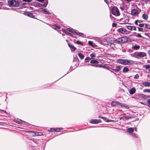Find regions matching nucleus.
Returning a JSON list of instances; mask_svg holds the SVG:
<instances>
[{
    "label": "nucleus",
    "mask_w": 150,
    "mask_h": 150,
    "mask_svg": "<svg viewBox=\"0 0 150 150\" xmlns=\"http://www.w3.org/2000/svg\"><path fill=\"white\" fill-rule=\"evenodd\" d=\"M91 64H97L98 63V62L97 60H92L91 61Z\"/></svg>",
    "instance_id": "nucleus-27"
},
{
    "label": "nucleus",
    "mask_w": 150,
    "mask_h": 150,
    "mask_svg": "<svg viewBox=\"0 0 150 150\" xmlns=\"http://www.w3.org/2000/svg\"><path fill=\"white\" fill-rule=\"evenodd\" d=\"M132 135L134 137H135L136 138H137L138 137V136H137V135L134 133H133Z\"/></svg>",
    "instance_id": "nucleus-41"
},
{
    "label": "nucleus",
    "mask_w": 150,
    "mask_h": 150,
    "mask_svg": "<svg viewBox=\"0 0 150 150\" xmlns=\"http://www.w3.org/2000/svg\"><path fill=\"white\" fill-rule=\"evenodd\" d=\"M135 57L138 58L139 57H142L146 55V54L144 52H139L134 53Z\"/></svg>",
    "instance_id": "nucleus-7"
},
{
    "label": "nucleus",
    "mask_w": 150,
    "mask_h": 150,
    "mask_svg": "<svg viewBox=\"0 0 150 150\" xmlns=\"http://www.w3.org/2000/svg\"><path fill=\"white\" fill-rule=\"evenodd\" d=\"M148 77H149V78H150V76H149V75H148Z\"/></svg>",
    "instance_id": "nucleus-54"
},
{
    "label": "nucleus",
    "mask_w": 150,
    "mask_h": 150,
    "mask_svg": "<svg viewBox=\"0 0 150 150\" xmlns=\"http://www.w3.org/2000/svg\"><path fill=\"white\" fill-rule=\"evenodd\" d=\"M139 78V75L138 74H136L134 77V78L135 79H138Z\"/></svg>",
    "instance_id": "nucleus-38"
},
{
    "label": "nucleus",
    "mask_w": 150,
    "mask_h": 150,
    "mask_svg": "<svg viewBox=\"0 0 150 150\" xmlns=\"http://www.w3.org/2000/svg\"><path fill=\"white\" fill-rule=\"evenodd\" d=\"M98 117L99 118H101L102 119H103V120L104 121L106 122H109L113 121V120H110L108 119V118L106 117H102V116H99Z\"/></svg>",
    "instance_id": "nucleus-10"
},
{
    "label": "nucleus",
    "mask_w": 150,
    "mask_h": 150,
    "mask_svg": "<svg viewBox=\"0 0 150 150\" xmlns=\"http://www.w3.org/2000/svg\"><path fill=\"white\" fill-rule=\"evenodd\" d=\"M91 59V58L89 57H87L85 59V62H87L89 61Z\"/></svg>",
    "instance_id": "nucleus-28"
},
{
    "label": "nucleus",
    "mask_w": 150,
    "mask_h": 150,
    "mask_svg": "<svg viewBox=\"0 0 150 150\" xmlns=\"http://www.w3.org/2000/svg\"><path fill=\"white\" fill-rule=\"evenodd\" d=\"M144 67L146 69H147L150 68V65H145Z\"/></svg>",
    "instance_id": "nucleus-32"
},
{
    "label": "nucleus",
    "mask_w": 150,
    "mask_h": 150,
    "mask_svg": "<svg viewBox=\"0 0 150 150\" xmlns=\"http://www.w3.org/2000/svg\"><path fill=\"white\" fill-rule=\"evenodd\" d=\"M131 13L133 15H137L138 13V11L136 9H133Z\"/></svg>",
    "instance_id": "nucleus-13"
},
{
    "label": "nucleus",
    "mask_w": 150,
    "mask_h": 150,
    "mask_svg": "<svg viewBox=\"0 0 150 150\" xmlns=\"http://www.w3.org/2000/svg\"><path fill=\"white\" fill-rule=\"evenodd\" d=\"M128 39L126 37H123L119 38L116 40L117 43L119 44L124 43L128 41Z\"/></svg>",
    "instance_id": "nucleus-2"
},
{
    "label": "nucleus",
    "mask_w": 150,
    "mask_h": 150,
    "mask_svg": "<svg viewBox=\"0 0 150 150\" xmlns=\"http://www.w3.org/2000/svg\"><path fill=\"white\" fill-rule=\"evenodd\" d=\"M128 70V69L126 67H125L123 69V71L125 72H127Z\"/></svg>",
    "instance_id": "nucleus-30"
},
{
    "label": "nucleus",
    "mask_w": 150,
    "mask_h": 150,
    "mask_svg": "<svg viewBox=\"0 0 150 150\" xmlns=\"http://www.w3.org/2000/svg\"><path fill=\"white\" fill-rule=\"evenodd\" d=\"M48 131L50 132H53L54 131H55V128H50V129H49L48 130Z\"/></svg>",
    "instance_id": "nucleus-33"
},
{
    "label": "nucleus",
    "mask_w": 150,
    "mask_h": 150,
    "mask_svg": "<svg viewBox=\"0 0 150 150\" xmlns=\"http://www.w3.org/2000/svg\"><path fill=\"white\" fill-rule=\"evenodd\" d=\"M76 43L78 44H80L82 45H83V44L82 42L79 41H77L76 42Z\"/></svg>",
    "instance_id": "nucleus-35"
},
{
    "label": "nucleus",
    "mask_w": 150,
    "mask_h": 150,
    "mask_svg": "<svg viewBox=\"0 0 150 150\" xmlns=\"http://www.w3.org/2000/svg\"><path fill=\"white\" fill-rule=\"evenodd\" d=\"M90 122L92 124H95L102 122V121L100 120L93 119L90 120Z\"/></svg>",
    "instance_id": "nucleus-8"
},
{
    "label": "nucleus",
    "mask_w": 150,
    "mask_h": 150,
    "mask_svg": "<svg viewBox=\"0 0 150 150\" xmlns=\"http://www.w3.org/2000/svg\"><path fill=\"white\" fill-rule=\"evenodd\" d=\"M63 128H55V131L57 132H59Z\"/></svg>",
    "instance_id": "nucleus-23"
},
{
    "label": "nucleus",
    "mask_w": 150,
    "mask_h": 150,
    "mask_svg": "<svg viewBox=\"0 0 150 150\" xmlns=\"http://www.w3.org/2000/svg\"><path fill=\"white\" fill-rule=\"evenodd\" d=\"M138 20H136L135 21V23L136 25H137L138 24Z\"/></svg>",
    "instance_id": "nucleus-47"
},
{
    "label": "nucleus",
    "mask_w": 150,
    "mask_h": 150,
    "mask_svg": "<svg viewBox=\"0 0 150 150\" xmlns=\"http://www.w3.org/2000/svg\"><path fill=\"white\" fill-rule=\"evenodd\" d=\"M8 3L10 6L18 7L19 5V3L15 0H9L8 1Z\"/></svg>",
    "instance_id": "nucleus-5"
},
{
    "label": "nucleus",
    "mask_w": 150,
    "mask_h": 150,
    "mask_svg": "<svg viewBox=\"0 0 150 150\" xmlns=\"http://www.w3.org/2000/svg\"><path fill=\"white\" fill-rule=\"evenodd\" d=\"M14 122H16L19 124H22L23 123V122H25V121H22L20 119H19V120H15Z\"/></svg>",
    "instance_id": "nucleus-17"
},
{
    "label": "nucleus",
    "mask_w": 150,
    "mask_h": 150,
    "mask_svg": "<svg viewBox=\"0 0 150 150\" xmlns=\"http://www.w3.org/2000/svg\"><path fill=\"white\" fill-rule=\"evenodd\" d=\"M117 62L119 64H121L125 65H130L133 63V61L127 59H118L117 60Z\"/></svg>",
    "instance_id": "nucleus-1"
},
{
    "label": "nucleus",
    "mask_w": 150,
    "mask_h": 150,
    "mask_svg": "<svg viewBox=\"0 0 150 150\" xmlns=\"http://www.w3.org/2000/svg\"><path fill=\"white\" fill-rule=\"evenodd\" d=\"M2 3H1V2H0V5H2Z\"/></svg>",
    "instance_id": "nucleus-52"
},
{
    "label": "nucleus",
    "mask_w": 150,
    "mask_h": 150,
    "mask_svg": "<svg viewBox=\"0 0 150 150\" xmlns=\"http://www.w3.org/2000/svg\"><path fill=\"white\" fill-rule=\"evenodd\" d=\"M139 118H137L136 119L134 120V121H136L138 120H139Z\"/></svg>",
    "instance_id": "nucleus-49"
},
{
    "label": "nucleus",
    "mask_w": 150,
    "mask_h": 150,
    "mask_svg": "<svg viewBox=\"0 0 150 150\" xmlns=\"http://www.w3.org/2000/svg\"><path fill=\"white\" fill-rule=\"evenodd\" d=\"M34 133H35V136H40L41 135V134H39V133L41 134V132H34Z\"/></svg>",
    "instance_id": "nucleus-29"
},
{
    "label": "nucleus",
    "mask_w": 150,
    "mask_h": 150,
    "mask_svg": "<svg viewBox=\"0 0 150 150\" xmlns=\"http://www.w3.org/2000/svg\"><path fill=\"white\" fill-rule=\"evenodd\" d=\"M111 105L112 106L114 107L116 106H117V107H119V105L121 107H125L126 108H128V107L126 105L119 103L118 101H113L111 103Z\"/></svg>",
    "instance_id": "nucleus-4"
},
{
    "label": "nucleus",
    "mask_w": 150,
    "mask_h": 150,
    "mask_svg": "<svg viewBox=\"0 0 150 150\" xmlns=\"http://www.w3.org/2000/svg\"><path fill=\"white\" fill-rule=\"evenodd\" d=\"M145 27L147 28L148 29L150 28V25L149 24H145Z\"/></svg>",
    "instance_id": "nucleus-37"
},
{
    "label": "nucleus",
    "mask_w": 150,
    "mask_h": 150,
    "mask_svg": "<svg viewBox=\"0 0 150 150\" xmlns=\"http://www.w3.org/2000/svg\"><path fill=\"white\" fill-rule=\"evenodd\" d=\"M67 30L68 31L70 32L71 33H68L67 32H66V33L67 34L71 36H73V34L72 33H73L74 34L75 33V31L73 29H71L70 28H67Z\"/></svg>",
    "instance_id": "nucleus-9"
},
{
    "label": "nucleus",
    "mask_w": 150,
    "mask_h": 150,
    "mask_svg": "<svg viewBox=\"0 0 150 150\" xmlns=\"http://www.w3.org/2000/svg\"><path fill=\"white\" fill-rule=\"evenodd\" d=\"M135 131H137V128H135Z\"/></svg>",
    "instance_id": "nucleus-51"
},
{
    "label": "nucleus",
    "mask_w": 150,
    "mask_h": 150,
    "mask_svg": "<svg viewBox=\"0 0 150 150\" xmlns=\"http://www.w3.org/2000/svg\"><path fill=\"white\" fill-rule=\"evenodd\" d=\"M76 34L79 36H82L83 35V34L82 33H78L76 32Z\"/></svg>",
    "instance_id": "nucleus-34"
},
{
    "label": "nucleus",
    "mask_w": 150,
    "mask_h": 150,
    "mask_svg": "<svg viewBox=\"0 0 150 150\" xmlns=\"http://www.w3.org/2000/svg\"><path fill=\"white\" fill-rule=\"evenodd\" d=\"M127 131L130 133H132L134 131V129L132 127H129L127 129Z\"/></svg>",
    "instance_id": "nucleus-18"
},
{
    "label": "nucleus",
    "mask_w": 150,
    "mask_h": 150,
    "mask_svg": "<svg viewBox=\"0 0 150 150\" xmlns=\"http://www.w3.org/2000/svg\"><path fill=\"white\" fill-rule=\"evenodd\" d=\"M25 14L30 17H31L33 18H35V16L33 15V14L30 12H27L25 13Z\"/></svg>",
    "instance_id": "nucleus-14"
},
{
    "label": "nucleus",
    "mask_w": 150,
    "mask_h": 150,
    "mask_svg": "<svg viewBox=\"0 0 150 150\" xmlns=\"http://www.w3.org/2000/svg\"><path fill=\"white\" fill-rule=\"evenodd\" d=\"M42 11L45 14H50L49 12L45 9L43 10H42Z\"/></svg>",
    "instance_id": "nucleus-22"
},
{
    "label": "nucleus",
    "mask_w": 150,
    "mask_h": 150,
    "mask_svg": "<svg viewBox=\"0 0 150 150\" xmlns=\"http://www.w3.org/2000/svg\"><path fill=\"white\" fill-rule=\"evenodd\" d=\"M144 24H143V23H141V24H140L139 25V26L140 27H143L144 26Z\"/></svg>",
    "instance_id": "nucleus-42"
},
{
    "label": "nucleus",
    "mask_w": 150,
    "mask_h": 150,
    "mask_svg": "<svg viewBox=\"0 0 150 150\" xmlns=\"http://www.w3.org/2000/svg\"><path fill=\"white\" fill-rule=\"evenodd\" d=\"M147 102L148 103V105H149V107L150 108V99H149L147 100Z\"/></svg>",
    "instance_id": "nucleus-44"
},
{
    "label": "nucleus",
    "mask_w": 150,
    "mask_h": 150,
    "mask_svg": "<svg viewBox=\"0 0 150 150\" xmlns=\"http://www.w3.org/2000/svg\"><path fill=\"white\" fill-rule=\"evenodd\" d=\"M132 117H133V116H123V117H121L120 118L121 120H126Z\"/></svg>",
    "instance_id": "nucleus-11"
},
{
    "label": "nucleus",
    "mask_w": 150,
    "mask_h": 150,
    "mask_svg": "<svg viewBox=\"0 0 150 150\" xmlns=\"http://www.w3.org/2000/svg\"><path fill=\"white\" fill-rule=\"evenodd\" d=\"M116 25H117V24H116V23H112V26L113 27H115L116 26Z\"/></svg>",
    "instance_id": "nucleus-43"
},
{
    "label": "nucleus",
    "mask_w": 150,
    "mask_h": 150,
    "mask_svg": "<svg viewBox=\"0 0 150 150\" xmlns=\"http://www.w3.org/2000/svg\"><path fill=\"white\" fill-rule=\"evenodd\" d=\"M117 31L118 33L126 35L127 34L129 33L126 29L123 28L117 29Z\"/></svg>",
    "instance_id": "nucleus-6"
},
{
    "label": "nucleus",
    "mask_w": 150,
    "mask_h": 150,
    "mask_svg": "<svg viewBox=\"0 0 150 150\" xmlns=\"http://www.w3.org/2000/svg\"><path fill=\"white\" fill-rule=\"evenodd\" d=\"M23 1L27 2H31L32 1V0H23Z\"/></svg>",
    "instance_id": "nucleus-46"
},
{
    "label": "nucleus",
    "mask_w": 150,
    "mask_h": 150,
    "mask_svg": "<svg viewBox=\"0 0 150 150\" xmlns=\"http://www.w3.org/2000/svg\"><path fill=\"white\" fill-rule=\"evenodd\" d=\"M68 45L69 47L71 48V51H74L75 50V47H74V46L72 45L69 44Z\"/></svg>",
    "instance_id": "nucleus-19"
},
{
    "label": "nucleus",
    "mask_w": 150,
    "mask_h": 150,
    "mask_svg": "<svg viewBox=\"0 0 150 150\" xmlns=\"http://www.w3.org/2000/svg\"><path fill=\"white\" fill-rule=\"evenodd\" d=\"M78 56L79 57L81 58V59H82L84 57V56L83 54H82L81 53H79L78 54Z\"/></svg>",
    "instance_id": "nucleus-24"
},
{
    "label": "nucleus",
    "mask_w": 150,
    "mask_h": 150,
    "mask_svg": "<svg viewBox=\"0 0 150 150\" xmlns=\"http://www.w3.org/2000/svg\"><path fill=\"white\" fill-rule=\"evenodd\" d=\"M112 14L116 16H119L120 15V11L116 7H114L112 8Z\"/></svg>",
    "instance_id": "nucleus-3"
},
{
    "label": "nucleus",
    "mask_w": 150,
    "mask_h": 150,
    "mask_svg": "<svg viewBox=\"0 0 150 150\" xmlns=\"http://www.w3.org/2000/svg\"><path fill=\"white\" fill-rule=\"evenodd\" d=\"M91 57H95V54L94 53H92L90 55Z\"/></svg>",
    "instance_id": "nucleus-45"
},
{
    "label": "nucleus",
    "mask_w": 150,
    "mask_h": 150,
    "mask_svg": "<svg viewBox=\"0 0 150 150\" xmlns=\"http://www.w3.org/2000/svg\"><path fill=\"white\" fill-rule=\"evenodd\" d=\"M142 18L146 20L148 19V16L147 15L144 14L142 15Z\"/></svg>",
    "instance_id": "nucleus-21"
},
{
    "label": "nucleus",
    "mask_w": 150,
    "mask_h": 150,
    "mask_svg": "<svg viewBox=\"0 0 150 150\" xmlns=\"http://www.w3.org/2000/svg\"><path fill=\"white\" fill-rule=\"evenodd\" d=\"M93 66L96 67H98V66H97V65H93Z\"/></svg>",
    "instance_id": "nucleus-50"
},
{
    "label": "nucleus",
    "mask_w": 150,
    "mask_h": 150,
    "mask_svg": "<svg viewBox=\"0 0 150 150\" xmlns=\"http://www.w3.org/2000/svg\"><path fill=\"white\" fill-rule=\"evenodd\" d=\"M88 44L92 46L93 44V42L91 41H89L88 42Z\"/></svg>",
    "instance_id": "nucleus-40"
},
{
    "label": "nucleus",
    "mask_w": 150,
    "mask_h": 150,
    "mask_svg": "<svg viewBox=\"0 0 150 150\" xmlns=\"http://www.w3.org/2000/svg\"><path fill=\"white\" fill-rule=\"evenodd\" d=\"M149 71H150V67L149 69Z\"/></svg>",
    "instance_id": "nucleus-55"
},
{
    "label": "nucleus",
    "mask_w": 150,
    "mask_h": 150,
    "mask_svg": "<svg viewBox=\"0 0 150 150\" xmlns=\"http://www.w3.org/2000/svg\"><path fill=\"white\" fill-rule=\"evenodd\" d=\"M47 4V3H45L43 4V6L46 7Z\"/></svg>",
    "instance_id": "nucleus-48"
},
{
    "label": "nucleus",
    "mask_w": 150,
    "mask_h": 150,
    "mask_svg": "<svg viewBox=\"0 0 150 150\" xmlns=\"http://www.w3.org/2000/svg\"><path fill=\"white\" fill-rule=\"evenodd\" d=\"M127 28L128 30H136V28L135 26H127Z\"/></svg>",
    "instance_id": "nucleus-12"
},
{
    "label": "nucleus",
    "mask_w": 150,
    "mask_h": 150,
    "mask_svg": "<svg viewBox=\"0 0 150 150\" xmlns=\"http://www.w3.org/2000/svg\"><path fill=\"white\" fill-rule=\"evenodd\" d=\"M137 117L141 120L142 118L144 117L143 113H137Z\"/></svg>",
    "instance_id": "nucleus-15"
},
{
    "label": "nucleus",
    "mask_w": 150,
    "mask_h": 150,
    "mask_svg": "<svg viewBox=\"0 0 150 150\" xmlns=\"http://www.w3.org/2000/svg\"><path fill=\"white\" fill-rule=\"evenodd\" d=\"M57 27L58 28V29H59V28H60V27H58V26H57Z\"/></svg>",
    "instance_id": "nucleus-53"
},
{
    "label": "nucleus",
    "mask_w": 150,
    "mask_h": 150,
    "mask_svg": "<svg viewBox=\"0 0 150 150\" xmlns=\"http://www.w3.org/2000/svg\"><path fill=\"white\" fill-rule=\"evenodd\" d=\"M143 84L145 86H150V82H145L143 83Z\"/></svg>",
    "instance_id": "nucleus-20"
},
{
    "label": "nucleus",
    "mask_w": 150,
    "mask_h": 150,
    "mask_svg": "<svg viewBox=\"0 0 150 150\" xmlns=\"http://www.w3.org/2000/svg\"><path fill=\"white\" fill-rule=\"evenodd\" d=\"M138 31H141L143 32H144L145 31L144 30L143 28H138Z\"/></svg>",
    "instance_id": "nucleus-31"
},
{
    "label": "nucleus",
    "mask_w": 150,
    "mask_h": 150,
    "mask_svg": "<svg viewBox=\"0 0 150 150\" xmlns=\"http://www.w3.org/2000/svg\"><path fill=\"white\" fill-rule=\"evenodd\" d=\"M136 36L137 37H140V38H141L142 37V36H141V35H140L139 34V33H137L136 35Z\"/></svg>",
    "instance_id": "nucleus-39"
},
{
    "label": "nucleus",
    "mask_w": 150,
    "mask_h": 150,
    "mask_svg": "<svg viewBox=\"0 0 150 150\" xmlns=\"http://www.w3.org/2000/svg\"><path fill=\"white\" fill-rule=\"evenodd\" d=\"M121 69V67L119 66H116V69H115V71H118Z\"/></svg>",
    "instance_id": "nucleus-25"
},
{
    "label": "nucleus",
    "mask_w": 150,
    "mask_h": 150,
    "mask_svg": "<svg viewBox=\"0 0 150 150\" xmlns=\"http://www.w3.org/2000/svg\"><path fill=\"white\" fill-rule=\"evenodd\" d=\"M136 91L135 88L133 87L130 90L129 92L130 94H133L135 93Z\"/></svg>",
    "instance_id": "nucleus-16"
},
{
    "label": "nucleus",
    "mask_w": 150,
    "mask_h": 150,
    "mask_svg": "<svg viewBox=\"0 0 150 150\" xmlns=\"http://www.w3.org/2000/svg\"><path fill=\"white\" fill-rule=\"evenodd\" d=\"M140 46L139 45H135L133 47V49L134 50H137L139 49Z\"/></svg>",
    "instance_id": "nucleus-26"
},
{
    "label": "nucleus",
    "mask_w": 150,
    "mask_h": 150,
    "mask_svg": "<svg viewBox=\"0 0 150 150\" xmlns=\"http://www.w3.org/2000/svg\"><path fill=\"white\" fill-rule=\"evenodd\" d=\"M143 91L144 92H147L148 93L150 92V89H145Z\"/></svg>",
    "instance_id": "nucleus-36"
}]
</instances>
